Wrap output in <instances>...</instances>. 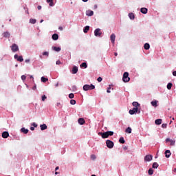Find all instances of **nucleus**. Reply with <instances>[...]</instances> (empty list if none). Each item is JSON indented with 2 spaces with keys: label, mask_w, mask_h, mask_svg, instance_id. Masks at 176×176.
<instances>
[{
  "label": "nucleus",
  "mask_w": 176,
  "mask_h": 176,
  "mask_svg": "<svg viewBox=\"0 0 176 176\" xmlns=\"http://www.w3.org/2000/svg\"><path fill=\"white\" fill-rule=\"evenodd\" d=\"M82 89H83L84 91H87L89 90H94V89H96V86H94L93 84H91L90 85H85L82 87Z\"/></svg>",
  "instance_id": "obj_1"
},
{
  "label": "nucleus",
  "mask_w": 176,
  "mask_h": 176,
  "mask_svg": "<svg viewBox=\"0 0 176 176\" xmlns=\"http://www.w3.org/2000/svg\"><path fill=\"white\" fill-rule=\"evenodd\" d=\"M100 135L102 136V138H108V137L113 135V131L101 133Z\"/></svg>",
  "instance_id": "obj_2"
},
{
  "label": "nucleus",
  "mask_w": 176,
  "mask_h": 176,
  "mask_svg": "<svg viewBox=\"0 0 176 176\" xmlns=\"http://www.w3.org/2000/svg\"><path fill=\"white\" fill-rule=\"evenodd\" d=\"M123 82H130V78L129 77V72H124L122 78Z\"/></svg>",
  "instance_id": "obj_3"
},
{
  "label": "nucleus",
  "mask_w": 176,
  "mask_h": 176,
  "mask_svg": "<svg viewBox=\"0 0 176 176\" xmlns=\"http://www.w3.org/2000/svg\"><path fill=\"white\" fill-rule=\"evenodd\" d=\"M130 115H134L135 113H140V111H138V107H133L132 109L129 110Z\"/></svg>",
  "instance_id": "obj_4"
},
{
  "label": "nucleus",
  "mask_w": 176,
  "mask_h": 176,
  "mask_svg": "<svg viewBox=\"0 0 176 176\" xmlns=\"http://www.w3.org/2000/svg\"><path fill=\"white\" fill-rule=\"evenodd\" d=\"M14 58L16 60V61H19V63H23L24 61V58H23L22 56H19L18 54H15L14 56Z\"/></svg>",
  "instance_id": "obj_5"
},
{
  "label": "nucleus",
  "mask_w": 176,
  "mask_h": 176,
  "mask_svg": "<svg viewBox=\"0 0 176 176\" xmlns=\"http://www.w3.org/2000/svg\"><path fill=\"white\" fill-rule=\"evenodd\" d=\"M11 50L13 53L19 52V45L16 44H12V46H11Z\"/></svg>",
  "instance_id": "obj_6"
},
{
  "label": "nucleus",
  "mask_w": 176,
  "mask_h": 176,
  "mask_svg": "<svg viewBox=\"0 0 176 176\" xmlns=\"http://www.w3.org/2000/svg\"><path fill=\"white\" fill-rule=\"evenodd\" d=\"M102 34V32H101V29L100 28H97L94 31V35L95 36H101V35Z\"/></svg>",
  "instance_id": "obj_7"
},
{
  "label": "nucleus",
  "mask_w": 176,
  "mask_h": 176,
  "mask_svg": "<svg viewBox=\"0 0 176 176\" xmlns=\"http://www.w3.org/2000/svg\"><path fill=\"white\" fill-rule=\"evenodd\" d=\"M106 144H107V148H109L110 149L113 148V145H114L113 142L111 140H107Z\"/></svg>",
  "instance_id": "obj_8"
},
{
  "label": "nucleus",
  "mask_w": 176,
  "mask_h": 176,
  "mask_svg": "<svg viewBox=\"0 0 176 176\" xmlns=\"http://www.w3.org/2000/svg\"><path fill=\"white\" fill-rule=\"evenodd\" d=\"M116 39V36L115 35V34H112L111 36H110V40H111V42L113 45H115V41Z\"/></svg>",
  "instance_id": "obj_9"
},
{
  "label": "nucleus",
  "mask_w": 176,
  "mask_h": 176,
  "mask_svg": "<svg viewBox=\"0 0 176 176\" xmlns=\"http://www.w3.org/2000/svg\"><path fill=\"white\" fill-rule=\"evenodd\" d=\"M152 159H153L152 155H146L144 157V162H151Z\"/></svg>",
  "instance_id": "obj_10"
},
{
  "label": "nucleus",
  "mask_w": 176,
  "mask_h": 176,
  "mask_svg": "<svg viewBox=\"0 0 176 176\" xmlns=\"http://www.w3.org/2000/svg\"><path fill=\"white\" fill-rule=\"evenodd\" d=\"M166 142H170V145H171V146L175 145V140H171L170 138H166Z\"/></svg>",
  "instance_id": "obj_11"
},
{
  "label": "nucleus",
  "mask_w": 176,
  "mask_h": 176,
  "mask_svg": "<svg viewBox=\"0 0 176 176\" xmlns=\"http://www.w3.org/2000/svg\"><path fill=\"white\" fill-rule=\"evenodd\" d=\"M86 14L88 16L91 17V16H93V14H94V12H93V10H88L86 11Z\"/></svg>",
  "instance_id": "obj_12"
},
{
  "label": "nucleus",
  "mask_w": 176,
  "mask_h": 176,
  "mask_svg": "<svg viewBox=\"0 0 176 176\" xmlns=\"http://www.w3.org/2000/svg\"><path fill=\"white\" fill-rule=\"evenodd\" d=\"M140 12L141 13H142L143 14H146V13H148V8H142L140 9Z\"/></svg>",
  "instance_id": "obj_13"
},
{
  "label": "nucleus",
  "mask_w": 176,
  "mask_h": 176,
  "mask_svg": "<svg viewBox=\"0 0 176 176\" xmlns=\"http://www.w3.org/2000/svg\"><path fill=\"white\" fill-rule=\"evenodd\" d=\"M9 137V132L8 131H4L2 133V138H8Z\"/></svg>",
  "instance_id": "obj_14"
},
{
  "label": "nucleus",
  "mask_w": 176,
  "mask_h": 176,
  "mask_svg": "<svg viewBox=\"0 0 176 176\" xmlns=\"http://www.w3.org/2000/svg\"><path fill=\"white\" fill-rule=\"evenodd\" d=\"M72 74H78V67L76 66H74L72 69Z\"/></svg>",
  "instance_id": "obj_15"
},
{
  "label": "nucleus",
  "mask_w": 176,
  "mask_h": 176,
  "mask_svg": "<svg viewBox=\"0 0 176 176\" xmlns=\"http://www.w3.org/2000/svg\"><path fill=\"white\" fill-rule=\"evenodd\" d=\"M3 36L4 38H10V33H9V32H5L3 33Z\"/></svg>",
  "instance_id": "obj_16"
},
{
  "label": "nucleus",
  "mask_w": 176,
  "mask_h": 176,
  "mask_svg": "<svg viewBox=\"0 0 176 176\" xmlns=\"http://www.w3.org/2000/svg\"><path fill=\"white\" fill-rule=\"evenodd\" d=\"M40 129L42 131L46 130L47 129V125H46L45 124H41L40 125Z\"/></svg>",
  "instance_id": "obj_17"
},
{
  "label": "nucleus",
  "mask_w": 176,
  "mask_h": 176,
  "mask_svg": "<svg viewBox=\"0 0 176 176\" xmlns=\"http://www.w3.org/2000/svg\"><path fill=\"white\" fill-rule=\"evenodd\" d=\"M78 123H79V124L82 125V124H85V123H86V121H85L84 118H79Z\"/></svg>",
  "instance_id": "obj_18"
},
{
  "label": "nucleus",
  "mask_w": 176,
  "mask_h": 176,
  "mask_svg": "<svg viewBox=\"0 0 176 176\" xmlns=\"http://www.w3.org/2000/svg\"><path fill=\"white\" fill-rule=\"evenodd\" d=\"M152 107H154L155 108H156L157 107V100H153L151 102Z\"/></svg>",
  "instance_id": "obj_19"
},
{
  "label": "nucleus",
  "mask_w": 176,
  "mask_h": 176,
  "mask_svg": "<svg viewBox=\"0 0 176 176\" xmlns=\"http://www.w3.org/2000/svg\"><path fill=\"white\" fill-rule=\"evenodd\" d=\"M144 47L145 50H149V49H151V45H149V43H146L144 45Z\"/></svg>",
  "instance_id": "obj_20"
},
{
  "label": "nucleus",
  "mask_w": 176,
  "mask_h": 176,
  "mask_svg": "<svg viewBox=\"0 0 176 176\" xmlns=\"http://www.w3.org/2000/svg\"><path fill=\"white\" fill-rule=\"evenodd\" d=\"M162 119H157V120H155V123L157 126L162 124Z\"/></svg>",
  "instance_id": "obj_21"
},
{
  "label": "nucleus",
  "mask_w": 176,
  "mask_h": 176,
  "mask_svg": "<svg viewBox=\"0 0 176 176\" xmlns=\"http://www.w3.org/2000/svg\"><path fill=\"white\" fill-rule=\"evenodd\" d=\"M89 30H90V26H85L83 29V32L85 34H87Z\"/></svg>",
  "instance_id": "obj_22"
},
{
  "label": "nucleus",
  "mask_w": 176,
  "mask_h": 176,
  "mask_svg": "<svg viewBox=\"0 0 176 176\" xmlns=\"http://www.w3.org/2000/svg\"><path fill=\"white\" fill-rule=\"evenodd\" d=\"M52 50H54V52H61V48L60 47H52Z\"/></svg>",
  "instance_id": "obj_23"
},
{
  "label": "nucleus",
  "mask_w": 176,
  "mask_h": 176,
  "mask_svg": "<svg viewBox=\"0 0 176 176\" xmlns=\"http://www.w3.org/2000/svg\"><path fill=\"white\" fill-rule=\"evenodd\" d=\"M47 3H49L50 6H54L53 0H46Z\"/></svg>",
  "instance_id": "obj_24"
},
{
  "label": "nucleus",
  "mask_w": 176,
  "mask_h": 176,
  "mask_svg": "<svg viewBox=\"0 0 176 176\" xmlns=\"http://www.w3.org/2000/svg\"><path fill=\"white\" fill-rule=\"evenodd\" d=\"M21 133H23V134H28V129H26L25 128H22L21 129Z\"/></svg>",
  "instance_id": "obj_25"
},
{
  "label": "nucleus",
  "mask_w": 176,
  "mask_h": 176,
  "mask_svg": "<svg viewBox=\"0 0 176 176\" xmlns=\"http://www.w3.org/2000/svg\"><path fill=\"white\" fill-rule=\"evenodd\" d=\"M132 105L133 107H135V108H138V107H140L141 104H140V103H138V102H133L132 103Z\"/></svg>",
  "instance_id": "obj_26"
},
{
  "label": "nucleus",
  "mask_w": 176,
  "mask_h": 176,
  "mask_svg": "<svg viewBox=\"0 0 176 176\" xmlns=\"http://www.w3.org/2000/svg\"><path fill=\"white\" fill-rule=\"evenodd\" d=\"M52 39H53V41H57V39H58V34H54L52 35Z\"/></svg>",
  "instance_id": "obj_27"
},
{
  "label": "nucleus",
  "mask_w": 176,
  "mask_h": 176,
  "mask_svg": "<svg viewBox=\"0 0 176 176\" xmlns=\"http://www.w3.org/2000/svg\"><path fill=\"white\" fill-rule=\"evenodd\" d=\"M80 68H87V63H86V62L82 63L80 65Z\"/></svg>",
  "instance_id": "obj_28"
},
{
  "label": "nucleus",
  "mask_w": 176,
  "mask_h": 176,
  "mask_svg": "<svg viewBox=\"0 0 176 176\" xmlns=\"http://www.w3.org/2000/svg\"><path fill=\"white\" fill-rule=\"evenodd\" d=\"M129 17L131 20H134L135 16H134V13L131 12L129 14Z\"/></svg>",
  "instance_id": "obj_29"
},
{
  "label": "nucleus",
  "mask_w": 176,
  "mask_h": 176,
  "mask_svg": "<svg viewBox=\"0 0 176 176\" xmlns=\"http://www.w3.org/2000/svg\"><path fill=\"white\" fill-rule=\"evenodd\" d=\"M119 142L120 144H124L126 142V141L124 140V137H121L120 139H119Z\"/></svg>",
  "instance_id": "obj_30"
},
{
  "label": "nucleus",
  "mask_w": 176,
  "mask_h": 176,
  "mask_svg": "<svg viewBox=\"0 0 176 176\" xmlns=\"http://www.w3.org/2000/svg\"><path fill=\"white\" fill-rule=\"evenodd\" d=\"M48 79L46 77H41V82H43V83H46V82H47Z\"/></svg>",
  "instance_id": "obj_31"
},
{
  "label": "nucleus",
  "mask_w": 176,
  "mask_h": 176,
  "mask_svg": "<svg viewBox=\"0 0 176 176\" xmlns=\"http://www.w3.org/2000/svg\"><path fill=\"white\" fill-rule=\"evenodd\" d=\"M166 87H167L168 90H171V88L173 87V83H171V82L168 83Z\"/></svg>",
  "instance_id": "obj_32"
},
{
  "label": "nucleus",
  "mask_w": 176,
  "mask_h": 176,
  "mask_svg": "<svg viewBox=\"0 0 176 176\" xmlns=\"http://www.w3.org/2000/svg\"><path fill=\"white\" fill-rule=\"evenodd\" d=\"M30 23L31 24H35L36 23V19H30Z\"/></svg>",
  "instance_id": "obj_33"
},
{
  "label": "nucleus",
  "mask_w": 176,
  "mask_h": 176,
  "mask_svg": "<svg viewBox=\"0 0 176 176\" xmlns=\"http://www.w3.org/2000/svg\"><path fill=\"white\" fill-rule=\"evenodd\" d=\"M131 129L130 127H128L126 129L125 132L128 133V134H131Z\"/></svg>",
  "instance_id": "obj_34"
},
{
  "label": "nucleus",
  "mask_w": 176,
  "mask_h": 176,
  "mask_svg": "<svg viewBox=\"0 0 176 176\" xmlns=\"http://www.w3.org/2000/svg\"><path fill=\"white\" fill-rule=\"evenodd\" d=\"M157 167H159V164H157V162H154L153 164V168H157Z\"/></svg>",
  "instance_id": "obj_35"
},
{
  "label": "nucleus",
  "mask_w": 176,
  "mask_h": 176,
  "mask_svg": "<svg viewBox=\"0 0 176 176\" xmlns=\"http://www.w3.org/2000/svg\"><path fill=\"white\" fill-rule=\"evenodd\" d=\"M149 175H153V169L150 168L148 171Z\"/></svg>",
  "instance_id": "obj_36"
},
{
  "label": "nucleus",
  "mask_w": 176,
  "mask_h": 176,
  "mask_svg": "<svg viewBox=\"0 0 176 176\" xmlns=\"http://www.w3.org/2000/svg\"><path fill=\"white\" fill-rule=\"evenodd\" d=\"M70 104H71L72 105H75V104H76V100H74V99H72V100H70Z\"/></svg>",
  "instance_id": "obj_37"
},
{
  "label": "nucleus",
  "mask_w": 176,
  "mask_h": 176,
  "mask_svg": "<svg viewBox=\"0 0 176 176\" xmlns=\"http://www.w3.org/2000/svg\"><path fill=\"white\" fill-rule=\"evenodd\" d=\"M47 98V97L45 96V95H43L41 96L42 101H45Z\"/></svg>",
  "instance_id": "obj_38"
},
{
  "label": "nucleus",
  "mask_w": 176,
  "mask_h": 176,
  "mask_svg": "<svg viewBox=\"0 0 176 176\" xmlns=\"http://www.w3.org/2000/svg\"><path fill=\"white\" fill-rule=\"evenodd\" d=\"M91 160H96V159H97V157L96 156V155H91Z\"/></svg>",
  "instance_id": "obj_39"
},
{
  "label": "nucleus",
  "mask_w": 176,
  "mask_h": 176,
  "mask_svg": "<svg viewBox=\"0 0 176 176\" xmlns=\"http://www.w3.org/2000/svg\"><path fill=\"white\" fill-rule=\"evenodd\" d=\"M43 56H46V57H49V52H44L43 53Z\"/></svg>",
  "instance_id": "obj_40"
},
{
  "label": "nucleus",
  "mask_w": 176,
  "mask_h": 176,
  "mask_svg": "<svg viewBox=\"0 0 176 176\" xmlns=\"http://www.w3.org/2000/svg\"><path fill=\"white\" fill-rule=\"evenodd\" d=\"M74 97H75V95H74V94H69V98L72 99V98H74Z\"/></svg>",
  "instance_id": "obj_41"
},
{
  "label": "nucleus",
  "mask_w": 176,
  "mask_h": 176,
  "mask_svg": "<svg viewBox=\"0 0 176 176\" xmlns=\"http://www.w3.org/2000/svg\"><path fill=\"white\" fill-rule=\"evenodd\" d=\"M162 129H167V124H162Z\"/></svg>",
  "instance_id": "obj_42"
},
{
  "label": "nucleus",
  "mask_w": 176,
  "mask_h": 176,
  "mask_svg": "<svg viewBox=\"0 0 176 176\" xmlns=\"http://www.w3.org/2000/svg\"><path fill=\"white\" fill-rule=\"evenodd\" d=\"M168 153H169L170 155H171V152L170 151V150H166V151L164 152V155H167Z\"/></svg>",
  "instance_id": "obj_43"
},
{
  "label": "nucleus",
  "mask_w": 176,
  "mask_h": 176,
  "mask_svg": "<svg viewBox=\"0 0 176 176\" xmlns=\"http://www.w3.org/2000/svg\"><path fill=\"white\" fill-rule=\"evenodd\" d=\"M98 82H102V78L101 77H98V79H97Z\"/></svg>",
  "instance_id": "obj_44"
},
{
  "label": "nucleus",
  "mask_w": 176,
  "mask_h": 176,
  "mask_svg": "<svg viewBox=\"0 0 176 176\" xmlns=\"http://www.w3.org/2000/svg\"><path fill=\"white\" fill-rule=\"evenodd\" d=\"M32 126H33L34 127H38V124H36V123L35 122L32 123Z\"/></svg>",
  "instance_id": "obj_45"
},
{
  "label": "nucleus",
  "mask_w": 176,
  "mask_h": 176,
  "mask_svg": "<svg viewBox=\"0 0 176 176\" xmlns=\"http://www.w3.org/2000/svg\"><path fill=\"white\" fill-rule=\"evenodd\" d=\"M56 65H61L62 63H61V61L57 60V61L56 62Z\"/></svg>",
  "instance_id": "obj_46"
},
{
  "label": "nucleus",
  "mask_w": 176,
  "mask_h": 176,
  "mask_svg": "<svg viewBox=\"0 0 176 176\" xmlns=\"http://www.w3.org/2000/svg\"><path fill=\"white\" fill-rule=\"evenodd\" d=\"M107 93H111V87L107 88Z\"/></svg>",
  "instance_id": "obj_47"
},
{
  "label": "nucleus",
  "mask_w": 176,
  "mask_h": 176,
  "mask_svg": "<svg viewBox=\"0 0 176 176\" xmlns=\"http://www.w3.org/2000/svg\"><path fill=\"white\" fill-rule=\"evenodd\" d=\"M21 79H22V80H25V79H26L25 76H24V75L21 76Z\"/></svg>",
  "instance_id": "obj_48"
},
{
  "label": "nucleus",
  "mask_w": 176,
  "mask_h": 176,
  "mask_svg": "<svg viewBox=\"0 0 176 176\" xmlns=\"http://www.w3.org/2000/svg\"><path fill=\"white\" fill-rule=\"evenodd\" d=\"M37 9L38 10H41V9H42V6H38Z\"/></svg>",
  "instance_id": "obj_49"
},
{
  "label": "nucleus",
  "mask_w": 176,
  "mask_h": 176,
  "mask_svg": "<svg viewBox=\"0 0 176 176\" xmlns=\"http://www.w3.org/2000/svg\"><path fill=\"white\" fill-rule=\"evenodd\" d=\"M30 130H31L32 131H34V130H35L34 126V127H33V126H31V127H30Z\"/></svg>",
  "instance_id": "obj_50"
},
{
  "label": "nucleus",
  "mask_w": 176,
  "mask_h": 176,
  "mask_svg": "<svg viewBox=\"0 0 176 176\" xmlns=\"http://www.w3.org/2000/svg\"><path fill=\"white\" fill-rule=\"evenodd\" d=\"M36 89V85H34V87H32V90H35Z\"/></svg>",
  "instance_id": "obj_51"
},
{
  "label": "nucleus",
  "mask_w": 176,
  "mask_h": 176,
  "mask_svg": "<svg viewBox=\"0 0 176 176\" xmlns=\"http://www.w3.org/2000/svg\"><path fill=\"white\" fill-rule=\"evenodd\" d=\"M173 76H176V71H174V72H173Z\"/></svg>",
  "instance_id": "obj_52"
},
{
  "label": "nucleus",
  "mask_w": 176,
  "mask_h": 176,
  "mask_svg": "<svg viewBox=\"0 0 176 176\" xmlns=\"http://www.w3.org/2000/svg\"><path fill=\"white\" fill-rule=\"evenodd\" d=\"M25 63H30V59H26V60H25Z\"/></svg>",
  "instance_id": "obj_53"
},
{
  "label": "nucleus",
  "mask_w": 176,
  "mask_h": 176,
  "mask_svg": "<svg viewBox=\"0 0 176 176\" xmlns=\"http://www.w3.org/2000/svg\"><path fill=\"white\" fill-rule=\"evenodd\" d=\"M165 156H166V157L167 159H168V157H170V155H166Z\"/></svg>",
  "instance_id": "obj_54"
},
{
  "label": "nucleus",
  "mask_w": 176,
  "mask_h": 176,
  "mask_svg": "<svg viewBox=\"0 0 176 176\" xmlns=\"http://www.w3.org/2000/svg\"><path fill=\"white\" fill-rule=\"evenodd\" d=\"M59 167L58 166H56V168H55V171H57V170H58Z\"/></svg>",
  "instance_id": "obj_55"
},
{
  "label": "nucleus",
  "mask_w": 176,
  "mask_h": 176,
  "mask_svg": "<svg viewBox=\"0 0 176 176\" xmlns=\"http://www.w3.org/2000/svg\"><path fill=\"white\" fill-rule=\"evenodd\" d=\"M173 171V173H176V168H175Z\"/></svg>",
  "instance_id": "obj_56"
},
{
  "label": "nucleus",
  "mask_w": 176,
  "mask_h": 176,
  "mask_svg": "<svg viewBox=\"0 0 176 176\" xmlns=\"http://www.w3.org/2000/svg\"><path fill=\"white\" fill-rule=\"evenodd\" d=\"M59 30H60V31H63V27H59Z\"/></svg>",
  "instance_id": "obj_57"
},
{
  "label": "nucleus",
  "mask_w": 176,
  "mask_h": 176,
  "mask_svg": "<svg viewBox=\"0 0 176 176\" xmlns=\"http://www.w3.org/2000/svg\"><path fill=\"white\" fill-rule=\"evenodd\" d=\"M97 8H98L97 5H95V6H94V8H95V9H97Z\"/></svg>",
  "instance_id": "obj_58"
},
{
  "label": "nucleus",
  "mask_w": 176,
  "mask_h": 176,
  "mask_svg": "<svg viewBox=\"0 0 176 176\" xmlns=\"http://www.w3.org/2000/svg\"><path fill=\"white\" fill-rule=\"evenodd\" d=\"M82 2H87V1H89V0H82Z\"/></svg>",
  "instance_id": "obj_59"
},
{
  "label": "nucleus",
  "mask_w": 176,
  "mask_h": 176,
  "mask_svg": "<svg viewBox=\"0 0 176 176\" xmlns=\"http://www.w3.org/2000/svg\"><path fill=\"white\" fill-rule=\"evenodd\" d=\"M40 23H43V19H41Z\"/></svg>",
  "instance_id": "obj_60"
},
{
  "label": "nucleus",
  "mask_w": 176,
  "mask_h": 176,
  "mask_svg": "<svg viewBox=\"0 0 176 176\" xmlns=\"http://www.w3.org/2000/svg\"><path fill=\"white\" fill-rule=\"evenodd\" d=\"M124 149L126 151L127 149V148L125 146V147H124Z\"/></svg>",
  "instance_id": "obj_61"
},
{
  "label": "nucleus",
  "mask_w": 176,
  "mask_h": 176,
  "mask_svg": "<svg viewBox=\"0 0 176 176\" xmlns=\"http://www.w3.org/2000/svg\"><path fill=\"white\" fill-rule=\"evenodd\" d=\"M114 54H115V56H118V53H116V52H115Z\"/></svg>",
  "instance_id": "obj_62"
},
{
  "label": "nucleus",
  "mask_w": 176,
  "mask_h": 176,
  "mask_svg": "<svg viewBox=\"0 0 176 176\" xmlns=\"http://www.w3.org/2000/svg\"><path fill=\"white\" fill-rule=\"evenodd\" d=\"M55 174H56V175H57V174H58V172H55Z\"/></svg>",
  "instance_id": "obj_63"
},
{
  "label": "nucleus",
  "mask_w": 176,
  "mask_h": 176,
  "mask_svg": "<svg viewBox=\"0 0 176 176\" xmlns=\"http://www.w3.org/2000/svg\"><path fill=\"white\" fill-rule=\"evenodd\" d=\"M15 67H19V65H15Z\"/></svg>",
  "instance_id": "obj_64"
}]
</instances>
